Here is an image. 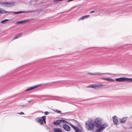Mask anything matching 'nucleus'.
<instances>
[{
	"label": "nucleus",
	"instance_id": "dca6fc26",
	"mask_svg": "<svg viewBox=\"0 0 132 132\" xmlns=\"http://www.w3.org/2000/svg\"><path fill=\"white\" fill-rule=\"evenodd\" d=\"M29 20L28 19L24 20H23L18 21L16 23V24H20L21 23L27 22Z\"/></svg>",
	"mask_w": 132,
	"mask_h": 132
},
{
	"label": "nucleus",
	"instance_id": "c85d7f7f",
	"mask_svg": "<svg viewBox=\"0 0 132 132\" xmlns=\"http://www.w3.org/2000/svg\"><path fill=\"white\" fill-rule=\"evenodd\" d=\"M95 12V11H90V13H92Z\"/></svg>",
	"mask_w": 132,
	"mask_h": 132
},
{
	"label": "nucleus",
	"instance_id": "20e7f679",
	"mask_svg": "<svg viewBox=\"0 0 132 132\" xmlns=\"http://www.w3.org/2000/svg\"><path fill=\"white\" fill-rule=\"evenodd\" d=\"M115 80L116 81H126L129 82L132 81V78L124 77L116 78Z\"/></svg>",
	"mask_w": 132,
	"mask_h": 132
},
{
	"label": "nucleus",
	"instance_id": "0eeeda50",
	"mask_svg": "<svg viewBox=\"0 0 132 132\" xmlns=\"http://www.w3.org/2000/svg\"><path fill=\"white\" fill-rule=\"evenodd\" d=\"M104 86V85L102 84H94V86L93 87V88L97 90L99 88L103 86Z\"/></svg>",
	"mask_w": 132,
	"mask_h": 132
},
{
	"label": "nucleus",
	"instance_id": "393cba45",
	"mask_svg": "<svg viewBox=\"0 0 132 132\" xmlns=\"http://www.w3.org/2000/svg\"><path fill=\"white\" fill-rule=\"evenodd\" d=\"M93 86H94V84L93 85H89V86H88L87 87L88 88L91 87L92 88H93Z\"/></svg>",
	"mask_w": 132,
	"mask_h": 132
},
{
	"label": "nucleus",
	"instance_id": "ddd939ff",
	"mask_svg": "<svg viewBox=\"0 0 132 132\" xmlns=\"http://www.w3.org/2000/svg\"><path fill=\"white\" fill-rule=\"evenodd\" d=\"M110 74V73H102L99 72H95V76H97V75L100 76V75H101L104 74Z\"/></svg>",
	"mask_w": 132,
	"mask_h": 132
},
{
	"label": "nucleus",
	"instance_id": "f03ea898",
	"mask_svg": "<svg viewBox=\"0 0 132 132\" xmlns=\"http://www.w3.org/2000/svg\"><path fill=\"white\" fill-rule=\"evenodd\" d=\"M85 127L88 130H93L95 127L94 121L92 120H90L85 122Z\"/></svg>",
	"mask_w": 132,
	"mask_h": 132
},
{
	"label": "nucleus",
	"instance_id": "423d86ee",
	"mask_svg": "<svg viewBox=\"0 0 132 132\" xmlns=\"http://www.w3.org/2000/svg\"><path fill=\"white\" fill-rule=\"evenodd\" d=\"M42 85V84H39L38 85H35L34 86L28 87V88H27L26 90L25 91L27 92L30 91L31 90H32L34 89H35L38 87L39 86L41 85Z\"/></svg>",
	"mask_w": 132,
	"mask_h": 132
},
{
	"label": "nucleus",
	"instance_id": "7ed1b4c3",
	"mask_svg": "<svg viewBox=\"0 0 132 132\" xmlns=\"http://www.w3.org/2000/svg\"><path fill=\"white\" fill-rule=\"evenodd\" d=\"M46 117L43 116L41 117H38L36 118V121L38 122L41 125H43V122L45 123H46Z\"/></svg>",
	"mask_w": 132,
	"mask_h": 132
},
{
	"label": "nucleus",
	"instance_id": "4be33fe9",
	"mask_svg": "<svg viewBox=\"0 0 132 132\" xmlns=\"http://www.w3.org/2000/svg\"><path fill=\"white\" fill-rule=\"evenodd\" d=\"M9 20V19H4V20L1 21V23H5L7 21H8Z\"/></svg>",
	"mask_w": 132,
	"mask_h": 132
},
{
	"label": "nucleus",
	"instance_id": "aec40b11",
	"mask_svg": "<svg viewBox=\"0 0 132 132\" xmlns=\"http://www.w3.org/2000/svg\"><path fill=\"white\" fill-rule=\"evenodd\" d=\"M12 13H14L15 14H19L21 13H24V12H22L21 11H19V12H13L12 11Z\"/></svg>",
	"mask_w": 132,
	"mask_h": 132
},
{
	"label": "nucleus",
	"instance_id": "6ab92c4d",
	"mask_svg": "<svg viewBox=\"0 0 132 132\" xmlns=\"http://www.w3.org/2000/svg\"><path fill=\"white\" fill-rule=\"evenodd\" d=\"M53 130L54 132H62L60 129L59 128H54Z\"/></svg>",
	"mask_w": 132,
	"mask_h": 132
},
{
	"label": "nucleus",
	"instance_id": "cd10ccee",
	"mask_svg": "<svg viewBox=\"0 0 132 132\" xmlns=\"http://www.w3.org/2000/svg\"><path fill=\"white\" fill-rule=\"evenodd\" d=\"M18 114H20V115H24V113L22 112H21L20 113H18Z\"/></svg>",
	"mask_w": 132,
	"mask_h": 132
},
{
	"label": "nucleus",
	"instance_id": "9d476101",
	"mask_svg": "<svg viewBox=\"0 0 132 132\" xmlns=\"http://www.w3.org/2000/svg\"><path fill=\"white\" fill-rule=\"evenodd\" d=\"M113 119V121L114 125H116L117 124L118 122V119L117 116H115L112 118Z\"/></svg>",
	"mask_w": 132,
	"mask_h": 132
},
{
	"label": "nucleus",
	"instance_id": "7c9ffc66",
	"mask_svg": "<svg viewBox=\"0 0 132 132\" xmlns=\"http://www.w3.org/2000/svg\"><path fill=\"white\" fill-rule=\"evenodd\" d=\"M74 7H73L72 8H74Z\"/></svg>",
	"mask_w": 132,
	"mask_h": 132
},
{
	"label": "nucleus",
	"instance_id": "6e6552de",
	"mask_svg": "<svg viewBox=\"0 0 132 132\" xmlns=\"http://www.w3.org/2000/svg\"><path fill=\"white\" fill-rule=\"evenodd\" d=\"M15 2L14 1L11 2H6L5 3V4L8 7H11L15 5Z\"/></svg>",
	"mask_w": 132,
	"mask_h": 132
},
{
	"label": "nucleus",
	"instance_id": "bb28decb",
	"mask_svg": "<svg viewBox=\"0 0 132 132\" xmlns=\"http://www.w3.org/2000/svg\"><path fill=\"white\" fill-rule=\"evenodd\" d=\"M88 74L89 75H95V73H88Z\"/></svg>",
	"mask_w": 132,
	"mask_h": 132
},
{
	"label": "nucleus",
	"instance_id": "f3484780",
	"mask_svg": "<svg viewBox=\"0 0 132 132\" xmlns=\"http://www.w3.org/2000/svg\"><path fill=\"white\" fill-rule=\"evenodd\" d=\"M89 15H86L83 16H82V17H81V18H80L79 19V20H83L84 19H86V18H88V17H89Z\"/></svg>",
	"mask_w": 132,
	"mask_h": 132
},
{
	"label": "nucleus",
	"instance_id": "4468645a",
	"mask_svg": "<svg viewBox=\"0 0 132 132\" xmlns=\"http://www.w3.org/2000/svg\"><path fill=\"white\" fill-rule=\"evenodd\" d=\"M102 79H103L105 80H106L108 81H114V80L113 79H111L110 78H101Z\"/></svg>",
	"mask_w": 132,
	"mask_h": 132
},
{
	"label": "nucleus",
	"instance_id": "b1692460",
	"mask_svg": "<svg viewBox=\"0 0 132 132\" xmlns=\"http://www.w3.org/2000/svg\"><path fill=\"white\" fill-rule=\"evenodd\" d=\"M60 120V123H66L67 122L65 121V120H63V119H61Z\"/></svg>",
	"mask_w": 132,
	"mask_h": 132
},
{
	"label": "nucleus",
	"instance_id": "a211bd4d",
	"mask_svg": "<svg viewBox=\"0 0 132 132\" xmlns=\"http://www.w3.org/2000/svg\"><path fill=\"white\" fill-rule=\"evenodd\" d=\"M54 112H56V113H60V114H67L68 113L67 112V113H61V111L60 110H57V109H56V110H54Z\"/></svg>",
	"mask_w": 132,
	"mask_h": 132
},
{
	"label": "nucleus",
	"instance_id": "9b49d317",
	"mask_svg": "<svg viewBox=\"0 0 132 132\" xmlns=\"http://www.w3.org/2000/svg\"><path fill=\"white\" fill-rule=\"evenodd\" d=\"M128 118L127 117H124L120 119V122L121 123H125L126 121Z\"/></svg>",
	"mask_w": 132,
	"mask_h": 132
},
{
	"label": "nucleus",
	"instance_id": "5701e85b",
	"mask_svg": "<svg viewBox=\"0 0 132 132\" xmlns=\"http://www.w3.org/2000/svg\"><path fill=\"white\" fill-rule=\"evenodd\" d=\"M69 125L72 127L73 129L74 130L76 127V126H74L73 124L70 123H68Z\"/></svg>",
	"mask_w": 132,
	"mask_h": 132
},
{
	"label": "nucleus",
	"instance_id": "2eb2a0df",
	"mask_svg": "<svg viewBox=\"0 0 132 132\" xmlns=\"http://www.w3.org/2000/svg\"><path fill=\"white\" fill-rule=\"evenodd\" d=\"M53 124L55 125H59L60 123V119L56 120L55 121L53 122Z\"/></svg>",
	"mask_w": 132,
	"mask_h": 132
},
{
	"label": "nucleus",
	"instance_id": "a878e982",
	"mask_svg": "<svg viewBox=\"0 0 132 132\" xmlns=\"http://www.w3.org/2000/svg\"><path fill=\"white\" fill-rule=\"evenodd\" d=\"M44 113L45 115H47L50 113L47 111H46L44 112Z\"/></svg>",
	"mask_w": 132,
	"mask_h": 132
},
{
	"label": "nucleus",
	"instance_id": "f257e3e1",
	"mask_svg": "<svg viewBox=\"0 0 132 132\" xmlns=\"http://www.w3.org/2000/svg\"><path fill=\"white\" fill-rule=\"evenodd\" d=\"M102 119L100 118H96L94 120V123L95 126L97 128L95 132H101L103 131L105 128L106 127L108 124L107 123H104L101 125L102 123Z\"/></svg>",
	"mask_w": 132,
	"mask_h": 132
},
{
	"label": "nucleus",
	"instance_id": "39448f33",
	"mask_svg": "<svg viewBox=\"0 0 132 132\" xmlns=\"http://www.w3.org/2000/svg\"><path fill=\"white\" fill-rule=\"evenodd\" d=\"M75 132H84L83 129L81 126H76V127L74 129Z\"/></svg>",
	"mask_w": 132,
	"mask_h": 132
},
{
	"label": "nucleus",
	"instance_id": "412c9836",
	"mask_svg": "<svg viewBox=\"0 0 132 132\" xmlns=\"http://www.w3.org/2000/svg\"><path fill=\"white\" fill-rule=\"evenodd\" d=\"M6 11L4 9H1L0 8V14H3L5 13Z\"/></svg>",
	"mask_w": 132,
	"mask_h": 132
},
{
	"label": "nucleus",
	"instance_id": "1a4fd4ad",
	"mask_svg": "<svg viewBox=\"0 0 132 132\" xmlns=\"http://www.w3.org/2000/svg\"><path fill=\"white\" fill-rule=\"evenodd\" d=\"M63 129L65 130L69 131L70 130V126L67 124H63Z\"/></svg>",
	"mask_w": 132,
	"mask_h": 132
},
{
	"label": "nucleus",
	"instance_id": "c756f323",
	"mask_svg": "<svg viewBox=\"0 0 132 132\" xmlns=\"http://www.w3.org/2000/svg\"><path fill=\"white\" fill-rule=\"evenodd\" d=\"M6 13H12V12H9V11H6Z\"/></svg>",
	"mask_w": 132,
	"mask_h": 132
},
{
	"label": "nucleus",
	"instance_id": "f8f14e48",
	"mask_svg": "<svg viewBox=\"0 0 132 132\" xmlns=\"http://www.w3.org/2000/svg\"><path fill=\"white\" fill-rule=\"evenodd\" d=\"M22 33H20L15 36L13 38L12 40L15 39L20 37L22 35Z\"/></svg>",
	"mask_w": 132,
	"mask_h": 132
}]
</instances>
